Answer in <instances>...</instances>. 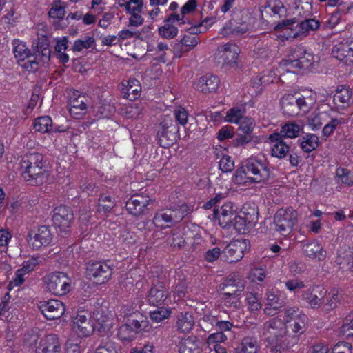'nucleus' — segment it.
I'll return each instance as SVG.
<instances>
[{
	"mask_svg": "<svg viewBox=\"0 0 353 353\" xmlns=\"http://www.w3.org/2000/svg\"><path fill=\"white\" fill-rule=\"evenodd\" d=\"M179 128L176 121L170 115H165L157 130V139L159 145L167 148L176 141Z\"/></svg>",
	"mask_w": 353,
	"mask_h": 353,
	"instance_id": "nucleus-6",
	"label": "nucleus"
},
{
	"mask_svg": "<svg viewBox=\"0 0 353 353\" xmlns=\"http://www.w3.org/2000/svg\"><path fill=\"white\" fill-rule=\"evenodd\" d=\"M249 30V26L246 23H239L234 19L230 20L227 26L223 28L222 33L225 34L239 35L246 33Z\"/></svg>",
	"mask_w": 353,
	"mask_h": 353,
	"instance_id": "nucleus-31",
	"label": "nucleus"
},
{
	"mask_svg": "<svg viewBox=\"0 0 353 353\" xmlns=\"http://www.w3.org/2000/svg\"><path fill=\"white\" fill-rule=\"evenodd\" d=\"M345 12L343 10L338 9L333 12L327 21V24L330 28H334L341 20L342 15L345 14Z\"/></svg>",
	"mask_w": 353,
	"mask_h": 353,
	"instance_id": "nucleus-60",
	"label": "nucleus"
},
{
	"mask_svg": "<svg viewBox=\"0 0 353 353\" xmlns=\"http://www.w3.org/2000/svg\"><path fill=\"white\" fill-rule=\"evenodd\" d=\"M231 227H233V228L240 234H245L250 229H252L250 227H248V224H247L244 219L241 217V215H235L234 216V219H232V225Z\"/></svg>",
	"mask_w": 353,
	"mask_h": 353,
	"instance_id": "nucleus-48",
	"label": "nucleus"
},
{
	"mask_svg": "<svg viewBox=\"0 0 353 353\" xmlns=\"http://www.w3.org/2000/svg\"><path fill=\"white\" fill-rule=\"evenodd\" d=\"M84 97L70 99L69 101V112L72 117L79 119L85 113L87 105L84 101Z\"/></svg>",
	"mask_w": 353,
	"mask_h": 353,
	"instance_id": "nucleus-26",
	"label": "nucleus"
},
{
	"mask_svg": "<svg viewBox=\"0 0 353 353\" xmlns=\"http://www.w3.org/2000/svg\"><path fill=\"white\" fill-rule=\"evenodd\" d=\"M267 303L283 307L285 305V298L280 292L272 290H267L265 292Z\"/></svg>",
	"mask_w": 353,
	"mask_h": 353,
	"instance_id": "nucleus-41",
	"label": "nucleus"
},
{
	"mask_svg": "<svg viewBox=\"0 0 353 353\" xmlns=\"http://www.w3.org/2000/svg\"><path fill=\"white\" fill-rule=\"evenodd\" d=\"M94 42V37L86 36L82 39L75 41L72 50L74 52H81L83 49H88L90 48Z\"/></svg>",
	"mask_w": 353,
	"mask_h": 353,
	"instance_id": "nucleus-49",
	"label": "nucleus"
},
{
	"mask_svg": "<svg viewBox=\"0 0 353 353\" xmlns=\"http://www.w3.org/2000/svg\"><path fill=\"white\" fill-rule=\"evenodd\" d=\"M351 50L350 42L339 43L335 45L332 49V54L333 57L339 60H343L347 59L350 61H353L352 54Z\"/></svg>",
	"mask_w": 353,
	"mask_h": 353,
	"instance_id": "nucleus-30",
	"label": "nucleus"
},
{
	"mask_svg": "<svg viewBox=\"0 0 353 353\" xmlns=\"http://www.w3.org/2000/svg\"><path fill=\"white\" fill-rule=\"evenodd\" d=\"M295 54L293 49H291L288 59L281 61L280 67H283V69L288 72L296 73L295 70L302 69L301 65L297 64L299 63L297 59L299 57Z\"/></svg>",
	"mask_w": 353,
	"mask_h": 353,
	"instance_id": "nucleus-34",
	"label": "nucleus"
},
{
	"mask_svg": "<svg viewBox=\"0 0 353 353\" xmlns=\"http://www.w3.org/2000/svg\"><path fill=\"white\" fill-rule=\"evenodd\" d=\"M99 201L98 210L99 212H108L114 207V202L110 196L101 195Z\"/></svg>",
	"mask_w": 353,
	"mask_h": 353,
	"instance_id": "nucleus-56",
	"label": "nucleus"
},
{
	"mask_svg": "<svg viewBox=\"0 0 353 353\" xmlns=\"http://www.w3.org/2000/svg\"><path fill=\"white\" fill-rule=\"evenodd\" d=\"M94 353H117L115 343L111 341L101 343L95 350Z\"/></svg>",
	"mask_w": 353,
	"mask_h": 353,
	"instance_id": "nucleus-58",
	"label": "nucleus"
},
{
	"mask_svg": "<svg viewBox=\"0 0 353 353\" xmlns=\"http://www.w3.org/2000/svg\"><path fill=\"white\" fill-rule=\"evenodd\" d=\"M271 142V154L273 157L282 159L286 157L290 150L288 145L283 140L282 136L279 133H274L269 136Z\"/></svg>",
	"mask_w": 353,
	"mask_h": 353,
	"instance_id": "nucleus-22",
	"label": "nucleus"
},
{
	"mask_svg": "<svg viewBox=\"0 0 353 353\" xmlns=\"http://www.w3.org/2000/svg\"><path fill=\"white\" fill-rule=\"evenodd\" d=\"M141 90V88L139 81L137 79H130L128 81L126 92L124 97L130 101H133L138 97Z\"/></svg>",
	"mask_w": 353,
	"mask_h": 353,
	"instance_id": "nucleus-42",
	"label": "nucleus"
},
{
	"mask_svg": "<svg viewBox=\"0 0 353 353\" xmlns=\"http://www.w3.org/2000/svg\"><path fill=\"white\" fill-rule=\"evenodd\" d=\"M188 211L186 205L158 210L153 218V223L160 228L171 227L180 223L187 215Z\"/></svg>",
	"mask_w": 353,
	"mask_h": 353,
	"instance_id": "nucleus-5",
	"label": "nucleus"
},
{
	"mask_svg": "<svg viewBox=\"0 0 353 353\" xmlns=\"http://www.w3.org/2000/svg\"><path fill=\"white\" fill-rule=\"evenodd\" d=\"M166 243L174 250H180L184 246L185 241L182 232L179 230H174L167 238Z\"/></svg>",
	"mask_w": 353,
	"mask_h": 353,
	"instance_id": "nucleus-40",
	"label": "nucleus"
},
{
	"mask_svg": "<svg viewBox=\"0 0 353 353\" xmlns=\"http://www.w3.org/2000/svg\"><path fill=\"white\" fill-rule=\"evenodd\" d=\"M73 330L81 336H88L92 331V326L88 316L78 314L73 321Z\"/></svg>",
	"mask_w": 353,
	"mask_h": 353,
	"instance_id": "nucleus-25",
	"label": "nucleus"
},
{
	"mask_svg": "<svg viewBox=\"0 0 353 353\" xmlns=\"http://www.w3.org/2000/svg\"><path fill=\"white\" fill-rule=\"evenodd\" d=\"M135 331L128 324L122 325L118 330V337L125 341H131L134 339Z\"/></svg>",
	"mask_w": 353,
	"mask_h": 353,
	"instance_id": "nucleus-47",
	"label": "nucleus"
},
{
	"mask_svg": "<svg viewBox=\"0 0 353 353\" xmlns=\"http://www.w3.org/2000/svg\"><path fill=\"white\" fill-rule=\"evenodd\" d=\"M86 273L90 280L97 284H103L110 279L112 269L105 262L90 261L87 264Z\"/></svg>",
	"mask_w": 353,
	"mask_h": 353,
	"instance_id": "nucleus-10",
	"label": "nucleus"
},
{
	"mask_svg": "<svg viewBox=\"0 0 353 353\" xmlns=\"http://www.w3.org/2000/svg\"><path fill=\"white\" fill-rule=\"evenodd\" d=\"M297 212L292 207L279 209L274 216L276 230L282 235L290 234L297 222Z\"/></svg>",
	"mask_w": 353,
	"mask_h": 353,
	"instance_id": "nucleus-7",
	"label": "nucleus"
},
{
	"mask_svg": "<svg viewBox=\"0 0 353 353\" xmlns=\"http://www.w3.org/2000/svg\"><path fill=\"white\" fill-rule=\"evenodd\" d=\"M307 321V316L305 314L301 315L299 318L294 319V321L290 322V326L292 327L293 332L302 334L305 331Z\"/></svg>",
	"mask_w": 353,
	"mask_h": 353,
	"instance_id": "nucleus-46",
	"label": "nucleus"
},
{
	"mask_svg": "<svg viewBox=\"0 0 353 353\" xmlns=\"http://www.w3.org/2000/svg\"><path fill=\"white\" fill-rule=\"evenodd\" d=\"M228 121L230 123H238L244 117H243V112L239 108H232L227 113Z\"/></svg>",
	"mask_w": 353,
	"mask_h": 353,
	"instance_id": "nucleus-61",
	"label": "nucleus"
},
{
	"mask_svg": "<svg viewBox=\"0 0 353 353\" xmlns=\"http://www.w3.org/2000/svg\"><path fill=\"white\" fill-rule=\"evenodd\" d=\"M219 79L218 77L211 74H207L201 77L196 81L194 83V88L203 93H208L216 91L219 87Z\"/></svg>",
	"mask_w": 353,
	"mask_h": 353,
	"instance_id": "nucleus-20",
	"label": "nucleus"
},
{
	"mask_svg": "<svg viewBox=\"0 0 353 353\" xmlns=\"http://www.w3.org/2000/svg\"><path fill=\"white\" fill-rule=\"evenodd\" d=\"M214 214L218 219L219 224L223 228H230L236 213L233 204L226 203L221 206L220 210H214Z\"/></svg>",
	"mask_w": 353,
	"mask_h": 353,
	"instance_id": "nucleus-18",
	"label": "nucleus"
},
{
	"mask_svg": "<svg viewBox=\"0 0 353 353\" xmlns=\"http://www.w3.org/2000/svg\"><path fill=\"white\" fill-rule=\"evenodd\" d=\"M341 295L336 290H332L329 293L326 303L323 305V309L326 312H329L336 308L340 303Z\"/></svg>",
	"mask_w": 353,
	"mask_h": 353,
	"instance_id": "nucleus-45",
	"label": "nucleus"
},
{
	"mask_svg": "<svg viewBox=\"0 0 353 353\" xmlns=\"http://www.w3.org/2000/svg\"><path fill=\"white\" fill-rule=\"evenodd\" d=\"M44 281L48 290L55 295H65L70 290L71 279L63 272L50 274Z\"/></svg>",
	"mask_w": 353,
	"mask_h": 353,
	"instance_id": "nucleus-8",
	"label": "nucleus"
},
{
	"mask_svg": "<svg viewBox=\"0 0 353 353\" xmlns=\"http://www.w3.org/2000/svg\"><path fill=\"white\" fill-rule=\"evenodd\" d=\"M65 6L60 1H55L48 12L49 17L54 19H63L65 15Z\"/></svg>",
	"mask_w": 353,
	"mask_h": 353,
	"instance_id": "nucleus-51",
	"label": "nucleus"
},
{
	"mask_svg": "<svg viewBox=\"0 0 353 353\" xmlns=\"http://www.w3.org/2000/svg\"><path fill=\"white\" fill-rule=\"evenodd\" d=\"M245 301L250 312H256L261 308V303L256 294L248 293Z\"/></svg>",
	"mask_w": 353,
	"mask_h": 353,
	"instance_id": "nucleus-52",
	"label": "nucleus"
},
{
	"mask_svg": "<svg viewBox=\"0 0 353 353\" xmlns=\"http://www.w3.org/2000/svg\"><path fill=\"white\" fill-rule=\"evenodd\" d=\"M170 314V312L168 309L160 306L158 310L150 312V319L153 322L159 323L168 319Z\"/></svg>",
	"mask_w": 353,
	"mask_h": 353,
	"instance_id": "nucleus-54",
	"label": "nucleus"
},
{
	"mask_svg": "<svg viewBox=\"0 0 353 353\" xmlns=\"http://www.w3.org/2000/svg\"><path fill=\"white\" fill-rule=\"evenodd\" d=\"M270 176V170L256 159L249 160L245 165L235 171L236 181L239 183H247L245 179L252 183H260L268 180Z\"/></svg>",
	"mask_w": 353,
	"mask_h": 353,
	"instance_id": "nucleus-3",
	"label": "nucleus"
},
{
	"mask_svg": "<svg viewBox=\"0 0 353 353\" xmlns=\"http://www.w3.org/2000/svg\"><path fill=\"white\" fill-rule=\"evenodd\" d=\"M341 123V119L332 118L330 121L325 124L322 130L323 136L328 137L334 132L336 127Z\"/></svg>",
	"mask_w": 353,
	"mask_h": 353,
	"instance_id": "nucleus-55",
	"label": "nucleus"
},
{
	"mask_svg": "<svg viewBox=\"0 0 353 353\" xmlns=\"http://www.w3.org/2000/svg\"><path fill=\"white\" fill-rule=\"evenodd\" d=\"M302 251L306 257L317 261L324 260L327 254L326 250L317 241L303 243Z\"/></svg>",
	"mask_w": 353,
	"mask_h": 353,
	"instance_id": "nucleus-21",
	"label": "nucleus"
},
{
	"mask_svg": "<svg viewBox=\"0 0 353 353\" xmlns=\"http://www.w3.org/2000/svg\"><path fill=\"white\" fill-rule=\"evenodd\" d=\"M296 98L292 94H285L281 99V105L283 114L289 117L298 114Z\"/></svg>",
	"mask_w": 353,
	"mask_h": 353,
	"instance_id": "nucleus-28",
	"label": "nucleus"
},
{
	"mask_svg": "<svg viewBox=\"0 0 353 353\" xmlns=\"http://www.w3.org/2000/svg\"><path fill=\"white\" fill-rule=\"evenodd\" d=\"M219 168L223 172H230L234 169V163L229 156H223L219 161Z\"/></svg>",
	"mask_w": 353,
	"mask_h": 353,
	"instance_id": "nucleus-59",
	"label": "nucleus"
},
{
	"mask_svg": "<svg viewBox=\"0 0 353 353\" xmlns=\"http://www.w3.org/2000/svg\"><path fill=\"white\" fill-rule=\"evenodd\" d=\"M176 119V123L178 122L179 124L184 125L188 122V114L185 108L182 107H178L174 113Z\"/></svg>",
	"mask_w": 353,
	"mask_h": 353,
	"instance_id": "nucleus-63",
	"label": "nucleus"
},
{
	"mask_svg": "<svg viewBox=\"0 0 353 353\" xmlns=\"http://www.w3.org/2000/svg\"><path fill=\"white\" fill-rule=\"evenodd\" d=\"M52 219L57 232L61 234H66L70 230L74 214L69 207L61 205L54 209Z\"/></svg>",
	"mask_w": 353,
	"mask_h": 353,
	"instance_id": "nucleus-9",
	"label": "nucleus"
},
{
	"mask_svg": "<svg viewBox=\"0 0 353 353\" xmlns=\"http://www.w3.org/2000/svg\"><path fill=\"white\" fill-rule=\"evenodd\" d=\"M43 156L39 153L25 154L20 163L21 175L31 185H39L46 181L48 173L43 167Z\"/></svg>",
	"mask_w": 353,
	"mask_h": 353,
	"instance_id": "nucleus-1",
	"label": "nucleus"
},
{
	"mask_svg": "<svg viewBox=\"0 0 353 353\" xmlns=\"http://www.w3.org/2000/svg\"><path fill=\"white\" fill-rule=\"evenodd\" d=\"M236 353H258L257 341L251 337H245L235 349Z\"/></svg>",
	"mask_w": 353,
	"mask_h": 353,
	"instance_id": "nucleus-35",
	"label": "nucleus"
},
{
	"mask_svg": "<svg viewBox=\"0 0 353 353\" xmlns=\"http://www.w3.org/2000/svg\"><path fill=\"white\" fill-rule=\"evenodd\" d=\"M306 8L307 12L304 13L303 19L294 17L293 19L283 21L276 28L283 27L286 32L292 37H305L310 31L317 30L319 28L320 23L315 19L311 18V4L307 3Z\"/></svg>",
	"mask_w": 353,
	"mask_h": 353,
	"instance_id": "nucleus-2",
	"label": "nucleus"
},
{
	"mask_svg": "<svg viewBox=\"0 0 353 353\" xmlns=\"http://www.w3.org/2000/svg\"><path fill=\"white\" fill-rule=\"evenodd\" d=\"M177 33V28L169 23H165L164 26L159 28V34L167 39L174 38Z\"/></svg>",
	"mask_w": 353,
	"mask_h": 353,
	"instance_id": "nucleus-50",
	"label": "nucleus"
},
{
	"mask_svg": "<svg viewBox=\"0 0 353 353\" xmlns=\"http://www.w3.org/2000/svg\"><path fill=\"white\" fill-rule=\"evenodd\" d=\"M336 181L346 186L353 185V176L345 168H339L336 170Z\"/></svg>",
	"mask_w": 353,
	"mask_h": 353,
	"instance_id": "nucleus-43",
	"label": "nucleus"
},
{
	"mask_svg": "<svg viewBox=\"0 0 353 353\" xmlns=\"http://www.w3.org/2000/svg\"><path fill=\"white\" fill-rule=\"evenodd\" d=\"M239 48L234 43H227L219 46L216 52V58L221 61L223 65L234 66L237 63Z\"/></svg>",
	"mask_w": 353,
	"mask_h": 353,
	"instance_id": "nucleus-13",
	"label": "nucleus"
},
{
	"mask_svg": "<svg viewBox=\"0 0 353 353\" xmlns=\"http://www.w3.org/2000/svg\"><path fill=\"white\" fill-rule=\"evenodd\" d=\"M298 142L302 150L306 153L314 151L321 144L319 137L314 134H306Z\"/></svg>",
	"mask_w": 353,
	"mask_h": 353,
	"instance_id": "nucleus-27",
	"label": "nucleus"
},
{
	"mask_svg": "<svg viewBox=\"0 0 353 353\" xmlns=\"http://www.w3.org/2000/svg\"><path fill=\"white\" fill-rule=\"evenodd\" d=\"M33 56L40 63H46L50 61V50L49 45L45 41L39 42L36 46H32Z\"/></svg>",
	"mask_w": 353,
	"mask_h": 353,
	"instance_id": "nucleus-29",
	"label": "nucleus"
},
{
	"mask_svg": "<svg viewBox=\"0 0 353 353\" xmlns=\"http://www.w3.org/2000/svg\"><path fill=\"white\" fill-rule=\"evenodd\" d=\"M39 308L43 316L48 320L60 318L65 311L64 304L61 301L57 299L41 301Z\"/></svg>",
	"mask_w": 353,
	"mask_h": 353,
	"instance_id": "nucleus-15",
	"label": "nucleus"
},
{
	"mask_svg": "<svg viewBox=\"0 0 353 353\" xmlns=\"http://www.w3.org/2000/svg\"><path fill=\"white\" fill-rule=\"evenodd\" d=\"M328 114L326 112L318 113L310 119V126L313 130H317L326 122Z\"/></svg>",
	"mask_w": 353,
	"mask_h": 353,
	"instance_id": "nucleus-53",
	"label": "nucleus"
},
{
	"mask_svg": "<svg viewBox=\"0 0 353 353\" xmlns=\"http://www.w3.org/2000/svg\"><path fill=\"white\" fill-rule=\"evenodd\" d=\"M269 329L272 330L269 332L274 334L275 338V343L272 345V352L281 353L290 349L298 341L296 336L287 334L285 325L281 320L272 319L270 321Z\"/></svg>",
	"mask_w": 353,
	"mask_h": 353,
	"instance_id": "nucleus-4",
	"label": "nucleus"
},
{
	"mask_svg": "<svg viewBox=\"0 0 353 353\" xmlns=\"http://www.w3.org/2000/svg\"><path fill=\"white\" fill-rule=\"evenodd\" d=\"M179 353H200L199 341L195 336H189L181 340L179 345Z\"/></svg>",
	"mask_w": 353,
	"mask_h": 353,
	"instance_id": "nucleus-32",
	"label": "nucleus"
},
{
	"mask_svg": "<svg viewBox=\"0 0 353 353\" xmlns=\"http://www.w3.org/2000/svg\"><path fill=\"white\" fill-rule=\"evenodd\" d=\"M294 53H297V54H295L298 57L299 59H297L299 60V62L297 64H300L301 65V68L303 69V68H307L308 66H310L311 65L310 63V60L308 59L307 57H305V51L301 48H295L293 49Z\"/></svg>",
	"mask_w": 353,
	"mask_h": 353,
	"instance_id": "nucleus-62",
	"label": "nucleus"
},
{
	"mask_svg": "<svg viewBox=\"0 0 353 353\" xmlns=\"http://www.w3.org/2000/svg\"><path fill=\"white\" fill-rule=\"evenodd\" d=\"M34 129L41 133L50 132L53 130V123L48 116L38 117L34 123Z\"/></svg>",
	"mask_w": 353,
	"mask_h": 353,
	"instance_id": "nucleus-38",
	"label": "nucleus"
},
{
	"mask_svg": "<svg viewBox=\"0 0 353 353\" xmlns=\"http://www.w3.org/2000/svg\"><path fill=\"white\" fill-rule=\"evenodd\" d=\"M61 344L55 334H48L41 339L37 353H59Z\"/></svg>",
	"mask_w": 353,
	"mask_h": 353,
	"instance_id": "nucleus-23",
	"label": "nucleus"
},
{
	"mask_svg": "<svg viewBox=\"0 0 353 353\" xmlns=\"http://www.w3.org/2000/svg\"><path fill=\"white\" fill-rule=\"evenodd\" d=\"M199 43L198 37L195 35L188 34L185 35L180 41L179 43H176L174 47V52L181 53L188 50H183V46L188 47L189 49L194 48Z\"/></svg>",
	"mask_w": 353,
	"mask_h": 353,
	"instance_id": "nucleus-36",
	"label": "nucleus"
},
{
	"mask_svg": "<svg viewBox=\"0 0 353 353\" xmlns=\"http://www.w3.org/2000/svg\"><path fill=\"white\" fill-rule=\"evenodd\" d=\"M244 219L245 222L248 224V227L252 228L258 221V212L254 208L243 207L239 214Z\"/></svg>",
	"mask_w": 353,
	"mask_h": 353,
	"instance_id": "nucleus-39",
	"label": "nucleus"
},
{
	"mask_svg": "<svg viewBox=\"0 0 353 353\" xmlns=\"http://www.w3.org/2000/svg\"><path fill=\"white\" fill-rule=\"evenodd\" d=\"M352 91L346 85H339L333 96L334 103L339 108H345L352 103Z\"/></svg>",
	"mask_w": 353,
	"mask_h": 353,
	"instance_id": "nucleus-24",
	"label": "nucleus"
},
{
	"mask_svg": "<svg viewBox=\"0 0 353 353\" xmlns=\"http://www.w3.org/2000/svg\"><path fill=\"white\" fill-rule=\"evenodd\" d=\"M150 201V199L148 196L136 194L126 202L125 208L130 214L138 216L143 214Z\"/></svg>",
	"mask_w": 353,
	"mask_h": 353,
	"instance_id": "nucleus-17",
	"label": "nucleus"
},
{
	"mask_svg": "<svg viewBox=\"0 0 353 353\" xmlns=\"http://www.w3.org/2000/svg\"><path fill=\"white\" fill-rule=\"evenodd\" d=\"M168 296V292L163 283L159 280L153 281L148 294L149 303L157 307L162 306L165 304Z\"/></svg>",
	"mask_w": 353,
	"mask_h": 353,
	"instance_id": "nucleus-16",
	"label": "nucleus"
},
{
	"mask_svg": "<svg viewBox=\"0 0 353 353\" xmlns=\"http://www.w3.org/2000/svg\"><path fill=\"white\" fill-rule=\"evenodd\" d=\"M194 325L193 316L190 312H181L178 315L176 327L181 332H189Z\"/></svg>",
	"mask_w": 353,
	"mask_h": 353,
	"instance_id": "nucleus-33",
	"label": "nucleus"
},
{
	"mask_svg": "<svg viewBox=\"0 0 353 353\" xmlns=\"http://www.w3.org/2000/svg\"><path fill=\"white\" fill-rule=\"evenodd\" d=\"M331 353H352V345L347 342H339L334 346Z\"/></svg>",
	"mask_w": 353,
	"mask_h": 353,
	"instance_id": "nucleus-64",
	"label": "nucleus"
},
{
	"mask_svg": "<svg viewBox=\"0 0 353 353\" xmlns=\"http://www.w3.org/2000/svg\"><path fill=\"white\" fill-rule=\"evenodd\" d=\"M327 291L321 285H314L304 291L301 299L312 309L319 308L324 302Z\"/></svg>",
	"mask_w": 353,
	"mask_h": 353,
	"instance_id": "nucleus-14",
	"label": "nucleus"
},
{
	"mask_svg": "<svg viewBox=\"0 0 353 353\" xmlns=\"http://www.w3.org/2000/svg\"><path fill=\"white\" fill-rule=\"evenodd\" d=\"M238 123L239 130L244 134H251L255 125L254 119L249 117H244Z\"/></svg>",
	"mask_w": 353,
	"mask_h": 353,
	"instance_id": "nucleus-57",
	"label": "nucleus"
},
{
	"mask_svg": "<svg viewBox=\"0 0 353 353\" xmlns=\"http://www.w3.org/2000/svg\"><path fill=\"white\" fill-rule=\"evenodd\" d=\"M28 243L33 249L47 246L52 240V234L50 228L46 225H41L36 230H31L28 232Z\"/></svg>",
	"mask_w": 353,
	"mask_h": 353,
	"instance_id": "nucleus-12",
	"label": "nucleus"
},
{
	"mask_svg": "<svg viewBox=\"0 0 353 353\" xmlns=\"http://www.w3.org/2000/svg\"><path fill=\"white\" fill-rule=\"evenodd\" d=\"M245 243L236 241L228 244L223 251V256L228 263H234L240 261L244 254Z\"/></svg>",
	"mask_w": 353,
	"mask_h": 353,
	"instance_id": "nucleus-19",
	"label": "nucleus"
},
{
	"mask_svg": "<svg viewBox=\"0 0 353 353\" xmlns=\"http://www.w3.org/2000/svg\"><path fill=\"white\" fill-rule=\"evenodd\" d=\"M14 45V54L19 62L25 61L26 59L30 58L33 56V53H31L30 50L26 46V45L18 40H15L13 42Z\"/></svg>",
	"mask_w": 353,
	"mask_h": 353,
	"instance_id": "nucleus-37",
	"label": "nucleus"
},
{
	"mask_svg": "<svg viewBox=\"0 0 353 353\" xmlns=\"http://www.w3.org/2000/svg\"><path fill=\"white\" fill-rule=\"evenodd\" d=\"M301 128L294 123H289L285 124L281 130V134L283 137L295 138L299 135Z\"/></svg>",
	"mask_w": 353,
	"mask_h": 353,
	"instance_id": "nucleus-44",
	"label": "nucleus"
},
{
	"mask_svg": "<svg viewBox=\"0 0 353 353\" xmlns=\"http://www.w3.org/2000/svg\"><path fill=\"white\" fill-rule=\"evenodd\" d=\"M244 288L245 281L236 273L230 274L220 285L222 295L226 296L227 299L230 298L231 296L239 295Z\"/></svg>",
	"mask_w": 353,
	"mask_h": 353,
	"instance_id": "nucleus-11",
	"label": "nucleus"
}]
</instances>
